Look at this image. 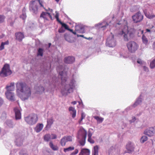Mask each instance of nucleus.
<instances>
[{
	"instance_id": "obj_1",
	"label": "nucleus",
	"mask_w": 155,
	"mask_h": 155,
	"mask_svg": "<svg viewBox=\"0 0 155 155\" xmlns=\"http://www.w3.org/2000/svg\"><path fill=\"white\" fill-rule=\"evenodd\" d=\"M64 72L63 71L60 72L59 73L61 76V84L64 87L61 90V93L63 96H67L73 91L74 88L75 87V81L74 79L71 80L69 84H67L66 83L67 79L65 77H63Z\"/></svg>"
},
{
	"instance_id": "obj_2",
	"label": "nucleus",
	"mask_w": 155,
	"mask_h": 155,
	"mask_svg": "<svg viewBox=\"0 0 155 155\" xmlns=\"http://www.w3.org/2000/svg\"><path fill=\"white\" fill-rule=\"evenodd\" d=\"M17 90L22 93L20 95L21 98L23 101L27 100L31 95L30 88L25 82L19 81L16 84Z\"/></svg>"
},
{
	"instance_id": "obj_3",
	"label": "nucleus",
	"mask_w": 155,
	"mask_h": 155,
	"mask_svg": "<svg viewBox=\"0 0 155 155\" xmlns=\"http://www.w3.org/2000/svg\"><path fill=\"white\" fill-rule=\"evenodd\" d=\"M87 134V131L84 128H81L78 131L77 138L78 142L82 146L85 144Z\"/></svg>"
},
{
	"instance_id": "obj_4",
	"label": "nucleus",
	"mask_w": 155,
	"mask_h": 155,
	"mask_svg": "<svg viewBox=\"0 0 155 155\" xmlns=\"http://www.w3.org/2000/svg\"><path fill=\"white\" fill-rule=\"evenodd\" d=\"M25 122L30 125H33L37 121L38 117L36 114H31L28 116L25 117Z\"/></svg>"
},
{
	"instance_id": "obj_5",
	"label": "nucleus",
	"mask_w": 155,
	"mask_h": 155,
	"mask_svg": "<svg viewBox=\"0 0 155 155\" xmlns=\"http://www.w3.org/2000/svg\"><path fill=\"white\" fill-rule=\"evenodd\" d=\"M12 73V71L10 68L9 64H5L2 69L0 72V76L1 77H5L11 75Z\"/></svg>"
},
{
	"instance_id": "obj_6",
	"label": "nucleus",
	"mask_w": 155,
	"mask_h": 155,
	"mask_svg": "<svg viewBox=\"0 0 155 155\" xmlns=\"http://www.w3.org/2000/svg\"><path fill=\"white\" fill-rule=\"evenodd\" d=\"M116 40L114 38V35L111 33L107 38L106 43L107 46L109 47H114L116 45Z\"/></svg>"
},
{
	"instance_id": "obj_7",
	"label": "nucleus",
	"mask_w": 155,
	"mask_h": 155,
	"mask_svg": "<svg viewBox=\"0 0 155 155\" xmlns=\"http://www.w3.org/2000/svg\"><path fill=\"white\" fill-rule=\"evenodd\" d=\"M128 50L131 53H135L138 48L139 46L137 43L134 41H130L127 44Z\"/></svg>"
},
{
	"instance_id": "obj_8",
	"label": "nucleus",
	"mask_w": 155,
	"mask_h": 155,
	"mask_svg": "<svg viewBox=\"0 0 155 155\" xmlns=\"http://www.w3.org/2000/svg\"><path fill=\"white\" fill-rule=\"evenodd\" d=\"M121 34L123 35V38L125 41H128L129 40L133 38L134 36V33L131 31L128 30L126 31L123 30Z\"/></svg>"
},
{
	"instance_id": "obj_9",
	"label": "nucleus",
	"mask_w": 155,
	"mask_h": 155,
	"mask_svg": "<svg viewBox=\"0 0 155 155\" xmlns=\"http://www.w3.org/2000/svg\"><path fill=\"white\" fill-rule=\"evenodd\" d=\"M29 8L32 12L36 14L38 12V3L35 1H32L30 2Z\"/></svg>"
},
{
	"instance_id": "obj_10",
	"label": "nucleus",
	"mask_w": 155,
	"mask_h": 155,
	"mask_svg": "<svg viewBox=\"0 0 155 155\" xmlns=\"http://www.w3.org/2000/svg\"><path fill=\"white\" fill-rule=\"evenodd\" d=\"M135 148L134 144L133 143L129 141L126 145V150L125 151L124 153H132L134 151Z\"/></svg>"
},
{
	"instance_id": "obj_11",
	"label": "nucleus",
	"mask_w": 155,
	"mask_h": 155,
	"mask_svg": "<svg viewBox=\"0 0 155 155\" xmlns=\"http://www.w3.org/2000/svg\"><path fill=\"white\" fill-rule=\"evenodd\" d=\"M132 18L134 22L135 23L141 21L143 18V15L140 12H138L133 15Z\"/></svg>"
},
{
	"instance_id": "obj_12",
	"label": "nucleus",
	"mask_w": 155,
	"mask_h": 155,
	"mask_svg": "<svg viewBox=\"0 0 155 155\" xmlns=\"http://www.w3.org/2000/svg\"><path fill=\"white\" fill-rule=\"evenodd\" d=\"M24 136L20 134H18L15 136L16 140L15 142L16 144L18 146H21L22 144Z\"/></svg>"
},
{
	"instance_id": "obj_13",
	"label": "nucleus",
	"mask_w": 155,
	"mask_h": 155,
	"mask_svg": "<svg viewBox=\"0 0 155 155\" xmlns=\"http://www.w3.org/2000/svg\"><path fill=\"white\" fill-rule=\"evenodd\" d=\"M72 141V137L70 136H64L61 140L60 143L62 146L65 145L66 142Z\"/></svg>"
},
{
	"instance_id": "obj_14",
	"label": "nucleus",
	"mask_w": 155,
	"mask_h": 155,
	"mask_svg": "<svg viewBox=\"0 0 155 155\" xmlns=\"http://www.w3.org/2000/svg\"><path fill=\"white\" fill-rule=\"evenodd\" d=\"M145 16L150 19H153L155 17V15L153 13L152 11H147L146 10L143 11Z\"/></svg>"
},
{
	"instance_id": "obj_15",
	"label": "nucleus",
	"mask_w": 155,
	"mask_h": 155,
	"mask_svg": "<svg viewBox=\"0 0 155 155\" xmlns=\"http://www.w3.org/2000/svg\"><path fill=\"white\" fill-rule=\"evenodd\" d=\"M75 31L78 33H84V26L81 25H78L75 26Z\"/></svg>"
},
{
	"instance_id": "obj_16",
	"label": "nucleus",
	"mask_w": 155,
	"mask_h": 155,
	"mask_svg": "<svg viewBox=\"0 0 155 155\" xmlns=\"http://www.w3.org/2000/svg\"><path fill=\"white\" fill-rule=\"evenodd\" d=\"M5 94L7 98L12 101H15L14 94L12 92H6Z\"/></svg>"
},
{
	"instance_id": "obj_17",
	"label": "nucleus",
	"mask_w": 155,
	"mask_h": 155,
	"mask_svg": "<svg viewBox=\"0 0 155 155\" xmlns=\"http://www.w3.org/2000/svg\"><path fill=\"white\" fill-rule=\"evenodd\" d=\"M144 134L149 137L153 136L154 134L153 127L147 129L144 131Z\"/></svg>"
},
{
	"instance_id": "obj_18",
	"label": "nucleus",
	"mask_w": 155,
	"mask_h": 155,
	"mask_svg": "<svg viewBox=\"0 0 155 155\" xmlns=\"http://www.w3.org/2000/svg\"><path fill=\"white\" fill-rule=\"evenodd\" d=\"M75 61L74 58L72 56L65 57L64 59V62L67 64H72Z\"/></svg>"
},
{
	"instance_id": "obj_19",
	"label": "nucleus",
	"mask_w": 155,
	"mask_h": 155,
	"mask_svg": "<svg viewBox=\"0 0 155 155\" xmlns=\"http://www.w3.org/2000/svg\"><path fill=\"white\" fill-rule=\"evenodd\" d=\"M16 39L20 42L22 41V39L24 38V35L23 33L21 32H18L15 33Z\"/></svg>"
},
{
	"instance_id": "obj_20",
	"label": "nucleus",
	"mask_w": 155,
	"mask_h": 155,
	"mask_svg": "<svg viewBox=\"0 0 155 155\" xmlns=\"http://www.w3.org/2000/svg\"><path fill=\"white\" fill-rule=\"evenodd\" d=\"M15 113V119L16 120L19 119L21 118V113L20 110L17 108L14 109Z\"/></svg>"
},
{
	"instance_id": "obj_21",
	"label": "nucleus",
	"mask_w": 155,
	"mask_h": 155,
	"mask_svg": "<svg viewBox=\"0 0 155 155\" xmlns=\"http://www.w3.org/2000/svg\"><path fill=\"white\" fill-rule=\"evenodd\" d=\"M141 95H140V96L137 98L134 104L132 106L134 107H135L137 106L140 104L142 102V100L141 98Z\"/></svg>"
},
{
	"instance_id": "obj_22",
	"label": "nucleus",
	"mask_w": 155,
	"mask_h": 155,
	"mask_svg": "<svg viewBox=\"0 0 155 155\" xmlns=\"http://www.w3.org/2000/svg\"><path fill=\"white\" fill-rule=\"evenodd\" d=\"M43 127V124H38L35 128V131L37 133L40 132Z\"/></svg>"
},
{
	"instance_id": "obj_23",
	"label": "nucleus",
	"mask_w": 155,
	"mask_h": 155,
	"mask_svg": "<svg viewBox=\"0 0 155 155\" xmlns=\"http://www.w3.org/2000/svg\"><path fill=\"white\" fill-rule=\"evenodd\" d=\"M90 150L87 149H83L81 150L79 155H89Z\"/></svg>"
},
{
	"instance_id": "obj_24",
	"label": "nucleus",
	"mask_w": 155,
	"mask_h": 155,
	"mask_svg": "<svg viewBox=\"0 0 155 155\" xmlns=\"http://www.w3.org/2000/svg\"><path fill=\"white\" fill-rule=\"evenodd\" d=\"M54 121V120L52 117H51L50 118L48 119L46 127L48 128H50L51 127V125L53 123Z\"/></svg>"
},
{
	"instance_id": "obj_25",
	"label": "nucleus",
	"mask_w": 155,
	"mask_h": 155,
	"mask_svg": "<svg viewBox=\"0 0 155 155\" xmlns=\"http://www.w3.org/2000/svg\"><path fill=\"white\" fill-rule=\"evenodd\" d=\"M69 110L70 112V114L72 115V117L73 118H74L76 115V110L74 108L72 107H70L69 108Z\"/></svg>"
},
{
	"instance_id": "obj_26",
	"label": "nucleus",
	"mask_w": 155,
	"mask_h": 155,
	"mask_svg": "<svg viewBox=\"0 0 155 155\" xmlns=\"http://www.w3.org/2000/svg\"><path fill=\"white\" fill-rule=\"evenodd\" d=\"M109 24L106 21H104L101 23H99L96 24L95 26L96 27H99V28H104L106 27Z\"/></svg>"
},
{
	"instance_id": "obj_27",
	"label": "nucleus",
	"mask_w": 155,
	"mask_h": 155,
	"mask_svg": "<svg viewBox=\"0 0 155 155\" xmlns=\"http://www.w3.org/2000/svg\"><path fill=\"white\" fill-rule=\"evenodd\" d=\"M44 49L42 48H39L37 50V55L38 56L42 57L43 53L44 52Z\"/></svg>"
},
{
	"instance_id": "obj_28",
	"label": "nucleus",
	"mask_w": 155,
	"mask_h": 155,
	"mask_svg": "<svg viewBox=\"0 0 155 155\" xmlns=\"http://www.w3.org/2000/svg\"><path fill=\"white\" fill-rule=\"evenodd\" d=\"M50 147L53 150L56 151L58 150V147L56 145H54L52 141L49 143Z\"/></svg>"
},
{
	"instance_id": "obj_29",
	"label": "nucleus",
	"mask_w": 155,
	"mask_h": 155,
	"mask_svg": "<svg viewBox=\"0 0 155 155\" xmlns=\"http://www.w3.org/2000/svg\"><path fill=\"white\" fill-rule=\"evenodd\" d=\"M25 11L26 8L25 7H24L22 10V14L21 15H20V18L23 20H25L26 18V15Z\"/></svg>"
},
{
	"instance_id": "obj_30",
	"label": "nucleus",
	"mask_w": 155,
	"mask_h": 155,
	"mask_svg": "<svg viewBox=\"0 0 155 155\" xmlns=\"http://www.w3.org/2000/svg\"><path fill=\"white\" fill-rule=\"evenodd\" d=\"M98 147L96 145L94 147L92 150V155H98Z\"/></svg>"
},
{
	"instance_id": "obj_31",
	"label": "nucleus",
	"mask_w": 155,
	"mask_h": 155,
	"mask_svg": "<svg viewBox=\"0 0 155 155\" xmlns=\"http://www.w3.org/2000/svg\"><path fill=\"white\" fill-rule=\"evenodd\" d=\"M48 12H43L41 14L40 18H42L48 20L47 16H48Z\"/></svg>"
},
{
	"instance_id": "obj_32",
	"label": "nucleus",
	"mask_w": 155,
	"mask_h": 155,
	"mask_svg": "<svg viewBox=\"0 0 155 155\" xmlns=\"http://www.w3.org/2000/svg\"><path fill=\"white\" fill-rule=\"evenodd\" d=\"M45 88L44 87L41 85H40L38 87V89L37 90V91L39 94H41L44 91Z\"/></svg>"
},
{
	"instance_id": "obj_33",
	"label": "nucleus",
	"mask_w": 155,
	"mask_h": 155,
	"mask_svg": "<svg viewBox=\"0 0 155 155\" xmlns=\"http://www.w3.org/2000/svg\"><path fill=\"white\" fill-rule=\"evenodd\" d=\"M51 135L49 134H48L45 135L44 137V140L45 141L48 142L51 139Z\"/></svg>"
},
{
	"instance_id": "obj_34",
	"label": "nucleus",
	"mask_w": 155,
	"mask_h": 155,
	"mask_svg": "<svg viewBox=\"0 0 155 155\" xmlns=\"http://www.w3.org/2000/svg\"><path fill=\"white\" fill-rule=\"evenodd\" d=\"M142 39L143 43L145 45L147 44L148 41V39L146 37L143 35H142Z\"/></svg>"
},
{
	"instance_id": "obj_35",
	"label": "nucleus",
	"mask_w": 155,
	"mask_h": 155,
	"mask_svg": "<svg viewBox=\"0 0 155 155\" xmlns=\"http://www.w3.org/2000/svg\"><path fill=\"white\" fill-rule=\"evenodd\" d=\"M6 123L7 125L10 127H13V124H12V122L10 120H7Z\"/></svg>"
},
{
	"instance_id": "obj_36",
	"label": "nucleus",
	"mask_w": 155,
	"mask_h": 155,
	"mask_svg": "<svg viewBox=\"0 0 155 155\" xmlns=\"http://www.w3.org/2000/svg\"><path fill=\"white\" fill-rule=\"evenodd\" d=\"M19 155H28V152L25 150L22 149L19 152Z\"/></svg>"
},
{
	"instance_id": "obj_37",
	"label": "nucleus",
	"mask_w": 155,
	"mask_h": 155,
	"mask_svg": "<svg viewBox=\"0 0 155 155\" xmlns=\"http://www.w3.org/2000/svg\"><path fill=\"white\" fill-rule=\"evenodd\" d=\"M74 149V147H70L64 149V152H66L67 151L73 150Z\"/></svg>"
},
{
	"instance_id": "obj_38",
	"label": "nucleus",
	"mask_w": 155,
	"mask_h": 155,
	"mask_svg": "<svg viewBox=\"0 0 155 155\" xmlns=\"http://www.w3.org/2000/svg\"><path fill=\"white\" fill-rule=\"evenodd\" d=\"M64 39L66 41L69 42H70L71 41V40L70 39V37L68 34H65L64 35Z\"/></svg>"
},
{
	"instance_id": "obj_39",
	"label": "nucleus",
	"mask_w": 155,
	"mask_h": 155,
	"mask_svg": "<svg viewBox=\"0 0 155 155\" xmlns=\"http://www.w3.org/2000/svg\"><path fill=\"white\" fill-rule=\"evenodd\" d=\"M0 118L2 120H4L6 119V114L5 112L4 111L2 113Z\"/></svg>"
},
{
	"instance_id": "obj_40",
	"label": "nucleus",
	"mask_w": 155,
	"mask_h": 155,
	"mask_svg": "<svg viewBox=\"0 0 155 155\" xmlns=\"http://www.w3.org/2000/svg\"><path fill=\"white\" fill-rule=\"evenodd\" d=\"M56 20L57 21H58L59 23H60L62 26L64 27V28H67V24L64 23H63L62 22H61V21L59 20V18H58V19H56Z\"/></svg>"
},
{
	"instance_id": "obj_41",
	"label": "nucleus",
	"mask_w": 155,
	"mask_h": 155,
	"mask_svg": "<svg viewBox=\"0 0 155 155\" xmlns=\"http://www.w3.org/2000/svg\"><path fill=\"white\" fill-rule=\"evenodd\" d=\"M147 140V137L146 136H143L141 138V142L143 143Z\"/></svg>"
},
{
	"instance_id": "obj_42",
	"label": "nucleus",
	"mask_w": 155,
	"mask_h": 155,
	"mask_svg": "<svg viewBox=\"0 0 155 155\" xmlns=\"http://www.w3.org/2000/svg\"><path fill=\"white\" fill-rule=\"evenodd\" d=\"M150 67L152 69L155 67V59H154L151 62L150 64Z\"/></svg>"
},
{
	"instance_id": "obj_43",
	"label": "nucleus",
	"mask_w": 155,
	"mask_h": 155,
	"mask_svg": "<svg viewBox=\"0 0 155 155\" xmlns=\"http://www.w3.org/2000/svg\"><path fill=\"white\" fill-rule=\"evenodd\" d=\"M65 29L64 27L62 26L61 27L58 29V31L60 33H63L65 31Z\"/></svg>"
},
{
	"instance_id": "obj_44",
	"label": "nucleus",
	"mask_w": 155,
	"mask_h": 155,
	"mask_svg": "<svg viewBox=\"0 0 155 155\" xmlns=\"http://www.w3.org/2000/svg\"><path fill=\"white\" fill-rule=\"evenodd\" d=\"M94 118L96 119L97 121H99L102 122L103 120V119L101 118L98 116H95L94 117Z\"/></svg>"
},
{
	"instance_id": "obj_45",
	"label": "nucleus",
	"mask_w": 155,
	"mask_h": 155,
	"mask_svg": "<svg viewBox=\"0 0 155 155\" xmlns=\"http://www.w3.org/2000/svg\"><path fill=\"white\" fill-rule=\"evenodd\" d=\"M14 85H15L14 83V82L11 83L10 84V85L7 86V87L8 88V87H9V88H12V90L13 89H14Z\"/></svg>"
},
{
	"instance_id": "obj_46",
	"label": "nucleus",
	"mask_w": 155,
	"mask_h": 155,
	"mask_svg": "<svg viewBox=\"0 0 155 155\" xmlns=\"http://www.w3.org/2000/svg\"><path fill=\"white\" fill-rule=\"evenodd\" d=\"M137 62L141 65H143L145 63L143 61H142L140 59H137Z\"/></svg>"
},
{
	"instance_id": "obj_47",
	"label": "nucleus",
	"mask_w": 155,
	"mask_h": 155,
	"mask_svg": "<svg viewBox=\"0 0 155 155\" xmlns=\"http://www.w3.org/2000/svg\"><path fill=\"white\" fill-rule=\"evenodd\" d=\"M5 19V17L3 15H0V23L3 22Z\"/></svg>"
},
{
	"instance_id": "obj_48",
	"label": "nucleus",
	"mask_w": 155,
	"mask_h": 155,
	"mask_svg": "<svg viewBox=\"0 0 155 155\" xmlns=\"http://www.w3.org/2000/svg\"><path fill=\"white\" fill-rule=\"evenodd\" d=\"M114 147H111L109 150V154L110 155L111 154H112V151L114 149Z\"/></svg>"
},
{
	"instance_id": "obj_49",
	"label": "nucleus",
	"mask_w": 155,
	"mask_h": 155,
	"mask_svg": "<svg viewBox=\"0 0 155 155\" xmlns=\"http://www.w3.org/2000/svg\"><path fill=\"white\" fill-rule=\"evenodd\" d=\"M34 1H35L37 3H38V5L39 4L41 7H43V5L42 4V2L40 0H35Z\"/></svg>"
},
{
	"instance_id": "obj_50",
	"label": "nucleus",
	"mask_w": 155,
	"mask_h": 155,
	"mask_svg": "<svg viewBox=\"0 0 155 155\" xmlns=\"http://www.w3.org/2000/svg\"><path fill=\"white\" fill-rule=\"evenodd\" d=\"M88 141L91 143H94V140H93L91 137H88Z\"/></svg>"
},
{
	"instance_id": "obj_51",
	"label": "nucleus",
	"mask_w": 155,
	"mask_h": 155,
	"mask_svg": "<svg viewBox=\"0 0 155 155\" xmlns=\"http://www.w3.org/2000/svg\"><path fill=\"white\" fill-rule=\"evenodd\" d=\"M78 152V150L77 149H76L70 155H76Z\"/></svg>"
},
{
	"instance_id": "obj_52",
	"label": "nucleus",
	"mask_w": 155,
	"mask_h": 155,
	"mask_svg": "<svg viewBox=\"0 0 155 155\" xmlns=\"http://www.w3.org/2000/svg\"><path fill=\"white\" fill-rule=\"evenodd\" d=\"M2 42L1 43V46H0V51L2 50L4 48V45Z\"/></svg>"
},
{
	"instance_id": "obj_53",
	"label": "nucleus",
	"mask_w": 155,
	"mask_h": 155,
	"mask_svg": "<svg viewBox=\"0 0 155 155\" xmlns=\"http://www.w3.org/2000/svg\"><path fill=\"white\" fill-rule=\"evenodd\" d=\"M6 89H7V91L6 92H11V91H14V89H13L12 90H12V88H9V87H8V88H7V86L6 87Z\"/></svg>"
},
{
	"instance_id": "obj_54",
	"label": "nucleus",
	"mask_w": 155,
	"mask_h": 155,
	"mask_svg": "<svg viewBox=\"0 0 155 155\" xmlns=\"http://www.w3.org/2000/svg\"><path fill=\"white\" fill-rule=\"evenodd\" d=\"M143 69L146 72H147L149 71V69L148 68L145 66H144L143 67Z\"/></svg>"
},
{
	"instance_id": "obj_55",
	"label": "nucleus",
	"mask_w": 155,
	"mask_h": 155,
	"mask_svg": "<svg viewBox=\"0 0 155 155\" xmlns=\"http://www.w3.org/2000/svg\"><path fill=\"white\" fill-rule=\"evenodd\" d=\"M51 135L52 136L51 139H55L57 138V136L56 134H52Z\"/></svg>"
},
{
	"instance_id": "obj_56",
	"label": "nucleus",
	"mask_w": 155,
	"mask_h": 155,
	"mask_svg": "<svg viewBox=\"0 0 155 155\" xmlns=\"http://www.w3.org/2000/svg\"><path fill=\"white\" fill-rule=\"evenodd\" d=\"M55 13H56L55 16V17L56 19L59 18V13L58 12H57V11H56Z\"/></svg>"
},
{
	"instance_id": "obj_57",
	"label": "nucleus",
	"mask_w": 155,
	"mask_h": 155,
	"mask_svg": "<svg viewBox=\"0 0 155 155\" xmlns=\"http://www.w3.org/2000/svg\"><path fill=\"white\" fill-rule=\"evenodd\" d=\"M136 119L135 118V117H133L132 118V119L131 120H130V123H131L133 122H134L136 120Z\"/></svg>"
},
{
	"instance_id": "obj_58",
	"label": "nucleus",
	"mask_w": 155,
	"mask_h": 155,
	"mask_svg": "<svg viewBox=\"0 0 155 155\" xmlns=\"http://www.w3.org/2000/svg\"><path fill=\"white\" fill-rule=\"evenodd\" d=\"M67 28H64L65 29L67 30L70 31L71 32H72L73 31V30L72 29H70L69 28L68 26L67 25Z\"/></svg>"
},
{
	"instance_id": "obj_59",
	"label": "nucleus",
	"mask_w": 155,
	"mask_h": 155,
	"mask_svg": "<svg viewBox=\"0 0 155 155\" xmlns=\"http://www.w3.org/2000/svg\"><path fill=\"white\" fill-rule=\"evenodd\" d=\"M92 134L91 133V132L90 131H89L88 132V137H91L92 136Z\"/></svg>"
},
{
	"instance_id": "obj_60",
	"label": "nucleus",
	"mask_w": 155,
	"mask_h": 155,
	"mask_svg": "<svg viewBox=\"0 0 155 155\" xmlns=\"http://www.w3.org/2000/svg\"><path fill=\"white\" fill-rule=\"evenodd\" d=\"M3 103V101L2 99L0 97V107L2 105Z\"/></svg>"
},
{
	"instance_id": "obj_61",
	"label": "nucleus",
	"mask_w": 155,
	"mask_h": 155,
	"mask_svg": "<svg viewBox=\"0 0 155 155\" xmlns=\"http://www.w3.org/2000/svg\"><path fill=\"white\" fill-rule=\"evenodd\" d=\"M85 117V115H84V114L83 113H82L81 114V121Z\"/></svg>"
},
{
	"instance_id": "obj_62",
	"label": "nucleus",
	"mask_w": 155,
	"mask_h": 155,
	"mask_svg": "<svg viewBox=\"0 0 155 155\" xmlns=\"http://www.w3.org/2000/svg\"><path fill=\"white\" fill-rule=\"evenodd\" d=\"M3 43L4 45H8L9 44V42L8 41H7L5 42H2Z\"/></svg>"
},
{
	"instance_id": "obj_63",
	"label": "nucleus",
	"mask_w": 155,
	"mask_h": 155,
	"mask_svg": "<svg viewBox=\"0 0 155 155\" xmlns=\"http://www.w3.org/2000/svg\"><path fill=\"white\" fill-rule=\"evenodd\" d=\"M45 10L46 11H49L51 12H52V11H53V10L52 9H50L49 8H48V9H45Z\"/></svg>"
},
{
	"instance_id": "obj_64",
	"label": "nucleus",
	"mask_w": 155,
	"mask_h": 155,
	"mask_svg": "<svg viewBox=\"0 0 155 155\" xmlns=\"http://www.w3.org/2000/svg\"><path fill=\"white\" fill-rule=\"evenodd\" d=\"M153 49H155V42H154L153 45Z\"/></svg>"
}]
</instances>
